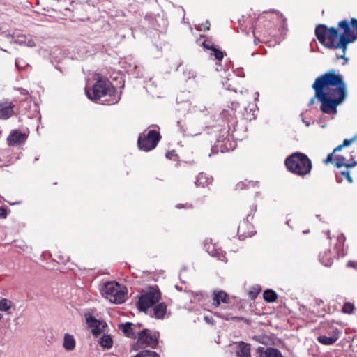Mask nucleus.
I'll return each instance as SVG.
<instances>
[{
    "mask_svg": "<svg viewBox=\"0 0 357 357\" xmlns=\"http://www.w3.org/2000/svg\"><path fill=\"white\" fill-rule=\"evenodd\" d=\"M316 96L347 97V86L343 77L335 69L319 76L312 84Z\"/></svg>",
    "mask_w": 357,
    "mask_h": 357,
    "instance_id": "nucleus-1",
    "label": "nucleus"
},
{
    "mask_svg": "<svg viewBox=\"0 0 357 357\" xmlns=\"http://www.w3.org/2000/svg\"><path fill=\"white\" fill-rule=\"evenodd\" d=\"M339 27L343 30L342 34H339L337 30L334 27L328 29V36L326 43L324 45L333 48L342 49V55L339 58H344V54L348 43L357 39V20L352 18L349 24L347 20H342L338 23Z\"/></svg>",
    "mask_w": 357,
    "mask_h": 357,
    "instance_id": "nucleus-2",
    "label": "nucleus"
},
{
    "mask_svg": "<svg viewBox=\"0 0 357 357\" xmlns=\"http://www.w3.org/2000/svg\"><path fill=\"white\" fill-rule=\"evenodd\" d=\"M288 170L298 176L308 174L312 169V162L308 157L301 153H294L285 160Z\"/></svg>",
    "mask_w": 357,
    "mask_h": 357,
    "instance_id": "nucleus-3",
    "label": "nucleus"
},
{
    "mask_svg": "<svg viewBox=\"0 0 357 357\" xmlns=\"http://www.w3.org/2000/svg\"><path fill=\"white\" fill-rule=\"evenodd\" d=\"M114 93V88L109 81L103 79L99 75L96 78V82L91 89H86L87 97L93 100H100L106 96H112Z\"/></svg>",
    "mask_w": 357,
    "mask_h": 357,
    "instance_id": "nucleus-4",
    "label": "nucleus"
},
{
    "mask_svg": "<svg viewBox=\"0 0 357 357\" xmlns=\"http://www.w3.org/2000/svg\"><path fill=\"white\" fill-rule=\"evenodd\" d=\"M102 295L109 302L119 304L126 300V289L116 282H108L101 289Z\"/></svg>",
    "mask_w": 357,
    "mask_h": 357,
    "instance_id": "nucleus-5",
    "label": "nucleus"
},
{
    "mask_svg": "<svg viewBox=\"0 0 357 357\" xmlns=\"http://www.w3.org/2000/svg\"><path fill=\"white\" fill-rule=\"evenodd\" d=\"M158 344V335L152 333L148 329H144L138 333L137 342L133 345L134 350H139L146 347L154 349Z\"/></svg>",
    "mask_w": 357,
    "mask_h": 357,
    "instance_id": "nucleus-6",
    "label": "nucleus"
},
{
    "mask_svg": "<svg viewBox=\"0 0 357 357\" xmlns=\"http://www.w3.org/2000/svg\"><path fill=\"white\" fill-rule=\"evenodd\" d=\"M160 298V292L158 289L151 288L144 292L137 303V308L140 311H146L155 304Z\"/></svg>",
    "mask_w": 357,
    "mask_h": 357,
    "instance_id": "nucleus-7",
    "label": "nucleus"
},
{
    "mask_svg": "<svg viewBox=\"0 0 357 357\" xmlns=\"http://www.w3.org/2000/svg\"><path fill=\"white\" fill-rule=\"evenodd\" d=\"M160 139V136L158 132L150 130L147 135L142 134L139 137L138 146L140 149L149 151L157 146Z\"/></svg>",
    "mask_w": 357,
    "mask_h": 357,
    "instance_id": "nucleus-8",
    "label": "nucleus"
},
{
    "mask_svg": "<svg viewBox=\"0 0 357 357\" xmlns=\"http://www.w3.org/2000/svg\"><path fill=\"white\" fill-rule=\"evenodd\" d=\"M318 100L321 102V110L326 114H336L337 107L340 105L346 98L344 97H329L324 96L321 98L320 96H316Z\"/></svg>",
    "mask_w": 357,
    "mask_h": 357,
    "instance_id": "nucleus-9",
    "label": "nucleus"
},
{
    "mask_svg": "<svg viewBox=\"0 0 357 357\" xmlns=\"http://www.w3.org/2000/svg\"><path fill=\"white\" fill-rule=\"evenodd\" d=\"M15 105L8 100H3L0 102V119L6 120L15 114Z\"/></svg>",
    "mask_w": 357,
    "mask_h": 357,
    "instance_id": "nucleus-10",
    "label": "nucleus"
},
{
    "mask_svg": "<svg viewBox=\"0 0 357 357\" xmlns=\"http://www.w3.org/2000/svg\"><path fill=\"white\" fill-rule=\"evenodd\" d=\"M86 323L93 335H98L102 333L106 326V324L95 319L91 315H86Z\"/></svg>",
    "mask_w": 357,
    "mask_h": 357,
    "instance_id": "nucleus-11",
    "label": "nucleus"
},
{
    "mask_svg": "<svg viewBox=\"0 0 357 357\" xmlns=\"http://www.w3.org/2000/svg\"><path fill=\"white\" fill-rule=\"evenodd\" d=\"M27 138V135L17 130H13L8 135L7 140L10 146H15L24 142Z\"/></svg>",
    "mask_w": 357,
    "mask_h": 357,
    "instance_id": "nucleus-12",
    "label": "nucleus"
},
{
    "mask_svg": "<svg viewBox=\"0 0 357 357\" xmlns=\"http://www.w3.org/2000/svg\"><path fill=\"white\" fill-rule=\"evenodd\" d=\"M257 352L259 354V357H283L278 349L273 347L265 349L264 347H259L257 348Z\"/></svg>",
    "mask_w": 357,
    "mask_h": 357,
    "instance_id": "nucleus-13",
    "label": "nucleus"
},
{
    "mask_svg": "<svg viewBox=\"0 0 357 357\" xmlns=\"http://www.w3.org/2000/svg\"><path fill=\"white\" fill-rule=\"evenodd\" d=\"M213 305L218 307L221 303H227L229 301V296L227 294L222 291H215L213 294Z\"/></svg>",
    "mask_w": 357,
    "mask_h": 357,
    "instance_id": "nucleus-14",
    "label": "nucleus"
},
{
    "mask_svg": "<svg viewBox=\"0 0 357 357\" xmlns=\"http://www.w3.org/2000/svg\"><path fill=\"white\" fill-rule=\"evenodd\" d=\"M62 346L66 351H73L76 347V340L74 336L70 333H65Z\"/></svg>",
    "mask_w": 357,
    "mask_h": 357,
    "instance_id": "nucleus-15",
    "label": "nucleus"
},
{
    "mask_svg": "<svg viewBox=\"0 0 357 357\" xmlns=\"http://www.w3.org/2000/svg\"><path fill=\"white\" fill-rule=\"evenodd\" d=\"M334 165L337 168H340L342 167H345L347 168H352L357 165V162L351 159V162H347L346 158L344 156L336 155L335 158Z\"/></svg>",
    "mask_w": 357,
    "mask_h": 357,
    "instance_id": "nucleus-16",
    "label": "nucleus"
},
{
    "mask_svg": "<svg viewBox=\"0 0 357 357\" xmlns=\"http://www.w3.org/2000/svg\"><path fill=\"white\" fill-rule=\"evenodd\" d=\"M238 349L236 351L237 357H251L250 345L244 342H239L238 343Z\"/></svg>",
    "mask_w": 357,
    "mask_h": 357,
    "instance_id": "nucleus-17",
    "label": "nucleus"
},
{
    "mask_svg": "<svg viewBox=\"0 0 357 357\" xmlns=\"http://www.w3.org/2000/svg\"><path fill=\"white\" fill-rule=\"evenodd\" d=\"M315 34L321 44H326V40L328 36V29L325 25L320 24L317 26L315 29Z\"/></svg>",
    "mask_w": 357,
    "mask_h": 357,
    "instance_id": "nucleus-18",
    "label": "nucleus"
},
{
    "mask_svg": "<svg viewBox=\"0 0 357 357\" xmlns=\"http://www.w3.org/2000/svg\"><path fill=\"white\" fill-rule=\"evenodd\" d=\"M338 339V331H334L332 336L328 337L321 335L317 337V340L322 344L331 345L334 344Z\"/></svg>",
    "mask_w": 357,
    "mask_h": 357,
    "instance_id": "nucleus-19",
    "label": "nucleus"
},
{
    "mask_svg": "<svg viewBox=\"0 0 357 357\" xmlns=\"http://www.w3.org/2000/svg\"><path fill=\"white\" fill-rule=\"evenodd\" d=\"M167 311V306L164 303H160L153 308V314L157 319H162Z\"/></svg>",
    "mask_w": 357,
    "mask_h": 357,
    "instance_id": "nucleus-20",
    "label": "nucleus"
},
{
    "mask_svg": "<svg viewBox=\"0 0 357 357\" xmlns=\"http://www.w3.org/2000/svg\"><path fill=\"white\" fill-rule=\"evenodd\" d=\"M132 324L129 322L121 324L119 325V328L122 330L127 337H133L135 336V332L132 328Z\"/></svg>",
    "mask_w": 357,
    "mask_h": 357,
    "instance_id": "nucleus-21",
    "label": "nucleus"
},
{
    "mask_svg": "<svg viewBox=\"0 0 357 357\" xmlns=\"http://www.w3.org/2000/svg\"><path fill=\"white\" fill-rule=\"evenodd\" d=\"M99 343L101 347L106 349H110L112 347L113 341L109 335H104L99 340Z\"/></svg>",
    "mask_w": 357,
    "mask_h": 357,
    "instance_id": "nucleus-22",
    "label": "nucleus"
},
{
    "mask_svg": "<svg viewBox=\"0 0 357 357\" xmlns=\"http://www.w3.org/2000/svg\"><path fill=\"white\" fill-rule=\"evenodd\" d=\"M263 296L264 300L269 303L274 302L278 297L276 293L271 289L266 290L264 292Z\"/></svg>",
    "mask_w": 357,
    "mask_h": 357,
    "instance_id": "nucleus-23",
    "label": "nucleus"
},
{
    "mask_svg": "<svg viewBox=\"0 0 357 357\" xmlns=\"http://www.w3.org/2000/svg\"><path fill=\"white\" fill-rule=\"evenodd\" d=\"M13 306V303L11 301L2 298L0 300V311L1 312H7Z\"/></svg>",
    "mask_w": 357,
    "mask_h": 357,
    "instance_id": "nucleus-24",
    "label": "nucleus"
},
{
    "mask_svg": "<svg viewBox=\"0 0 357 357\" xmlns=\"http://www.w3.org/2000/svg\"><path fill=\"white\" fill-rule=\"evenodd\" d=\"M135 357H160V356L155 351L144 350L138 353Z\"/></svg>",
    "mask_w": 357,
    "mask_h": 357,
    "instance_id": "nucleus-25",
    "label": "nucleus"
},
{
    "mask_svg": "<svg viewBox=\"0 0 357 357\" xmlns=\"http://www.w3.org/2000/svg\"><path fill=\"white\" fill-rule=\"evenodd\" d=\"M252 338L253 340H255L257 342L261 343V344H266L268 340V337L266 335H255Z\"/></svg>",
    "mask_w": 357,
    "mask_h": 357,
    "instance_id": "nucleus-26",
    "label": "nucleus"
},
{
    "mask_svg": "<svg viewBox=\"0 0 357 357\" xmlns=\"http://www.w3.org/2000/svg\"><path fill=\"white\" fill-rule=\"evenodd\" d=\"M354 309V305L351 303H346L342 307V312L346 314H351Z\"/></svg>",
    "mask_w": 357,
    "mask_h": 357,
    "instance_id": "nucleus-27",
    "label": "nucleus"
},
{
    "mask_svg": "<svg viewBox=\"0 0 357 357\" xmlns=\"http://www.w3.org/2000/svg\"><path fill=\"white\" fill-rule=\"evenodd\" d=\"M211 51L213 52V55L219 61H221L223 59L224 54L223 52L215 47H211Z\"/></svg>",
    "mask_w": 357,
    "mask_h": 357,
    "instance_id": "nucleus-28",
    "label": "nucleus"
},
{
    "mask_svg": "<svg viewBox=\"0 0 357 357\" xmlns=\"http://www.w3.org/2000/svg\"><path fill=\"white\" fill-rule=\"evenodd\" d=\"M341 175L344 177H345L347 178V180L349 182V183H352L353 182V180H352V178L350 176V173L348 170H346V171H342L340 172Z\"/></svg>",
    "mask_w": 357,
    "mask_h": 357,
    "instance_id": "nucleus-29",
    "label": "nucleus"
},
{
    "mask_svg": "<svg viewBox=\"0 0 357 357\" xmlns=\"http://www.w3.org/2000/svg\"><path fill=\"white\" fill-rule=\"evenodd\" d=\"M333 153H331L330 154L328 155L327 158H326V160H324V162L326 164H328L329 162H333Z\"/></svg>",
    "mask_w": 357,
    "mask_h": 357,
    "instance_id": "nucleus-30",
    "label": "nucleus"
},
{
    "mask_svg": "<svg viewBox=\"0 0 357 357\" xmlns=\"http://www.w3.org/2000/svg\"><path fill=\"white\" fill-rule=\"evenodd\" d=\"M176 156V153L174 151H168L167 153H166V157L168 159H172L173 157Z\"/></svg>",
    "mask_w": 357,
    "mask_h": 357,
    "instance_id": "nucleus-31",
    "label": "nucleus"
},
{
    "mask_svg": "<svg viewBox=\"0 0 357 357\" xmlns=\"http://www.w3.org/2000/svg\"><path fill=\"white\" fill-rule=\"evenodd\" d=\"M354 141V139H344L342 144H341L342 146V147H345V146H349L352 142Z\"/></svg>",
    "mask_w": 357,
    "mask_h": 357,
    "instance_id": "nucleus-32",
    "label": "nucleus"
},
{
    "mask_svg": "<svg viewBox=\"0 0 357 357\" xmlns=\"http://www.w3.org/2000/svg\"><path fill=\"white\" fill-rule=\"evenodd\" d=\"M7 215L6 211L0 207V218H5Z\"/></svg>",
    "mask_w": 357,
    "mask_h": 357,
    "instance_id": "nucleus-33",
    "label": "nucleus"
},
{
    "mask_svg": "<svg viewBox=\"0 0 357 357\" xmlns=\"http://www.w3.org/2000/svg\"><path fill=\"white\" fill-rule=\"evenodd\" d=\"M25 45L29 47H34L36 45L34 42L32 40H29L27 43L26 42Z\"/></svg>",
    "mask_w": 357,
    "mask_h": 357,
    "instance_id": "nucleus-34",
    "label": "nucleus"
},
{
    "mask_svg": "<svg viewBox=\"0 0 357 357\" xmlns=\"http://www.w3.org/2000/svg\"><path fill=\"white\" fill-rule=\"evenodd\" d=\"M342 148H343L342 146L340 144V145L337 146L336 148H335L332 153H335L337 151H340L342 150Z\"/></svg>",
    "mask_w": 357,
    "mask_h": 357,
    "instance_id": "nucleus-35",
    "label": "nucleus"
},
{
    "mask_svg": "<svg viewBox=\"0 0 357 357\" xmlns=\"http://www.w3.org/2000/svg\"><path fill=\"white\" fill-rule=\"evenodd\" d=\"M15 43L20 44V45H25L26 44V41L24 40H15Z\"/></svg>",
    "mask_w": 357,
    "mask_h": 357,
    "instance_id": "nucleus-36",
    "label": "nucleus"
},
{
    "mask_svg": "<svg viewBox=\"0 0 357 357\" xmlns=\"http://www.w3.org/2000/svg\"><path fill=\"white\" fill-rule=\"evenodd\" d=\"M315 98H316V96H315L314 97H313V98H311V100H310V102H309V105H311L314 104Z\"/></svg>",
    "mask_w": 357,
    "mask_h": 357,
    "instance_id": "nucleus-37",
    "label": "nucleus"
},
{
    "mask_svg": "<svg viewBox=\"0 0 357 357\" xmlns=\"http://www.w3.org/2000/svg\"><path fill=\"white\" fill-rule=\"evenodd\" d=\"M204 45V47H206V49H208V50H211V47L212 46H210L208 45H206L205 43L203 44Z\"/></svg>",
    "mask_w": 357,
    "mask_h": 357,
    "instance_id": "nucleus-38",
    "label": "nucleus"
},
{
    "mask_svg": "<svg viewBox=\"0 0 357 357\" xmlns=\"http://www.w3.org/2000/svg\"><path fill=\"white\" fill-rule=\"evenodd\" d=\"M204 319H205L207 322H210V320H209V319H208L207 317H204Z\"/></svg>",
    "mask_w": 357,
    "mask_h": 357,
    "instance_id": "nucleus-39",
    "label": "nucleus"
}]
</instances>
